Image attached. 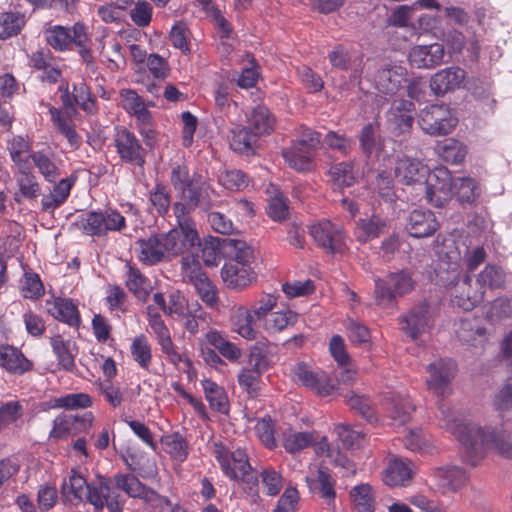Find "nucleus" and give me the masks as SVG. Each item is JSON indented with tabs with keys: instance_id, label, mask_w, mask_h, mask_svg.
<instances>
[{
	"instance_id": "1",
	"label": "nucleus",
	"mask_w": 512,
	"mask_h": 512,
	"mask_svg": "<svg viewBox=\"0 0 512 512\" xmlns=\"http://www.w3.org/2000/svg\"><path fill=\"white\" fill-rule=\"evenodd\" d=\"M438 409L446 429L475 454L487 447L495 449L507 458H512V443L506 440L502 431L492 427L481 428L473 423H463L461 420L451 417L449 406L443 402L438 404Z\"/></svg>"
},
{
	"instance_id": "2",
	"label": "nucleus",
	"mask_w": 512,
	"mask_h": 512,
	"mask_svg": "<svg viewBox=\"0 0 512 512\" xmlns=\"http://www.w3.org/2000/svg\"><path fill=\"white\" fill-rule=\"evenodd\" d=\"M63 491L71 493L74 499L86 500L96 512H102L106 507L109 512H122L123 501L121 496L107 480L101 481L99 487L90 485L77 471L72 470L68 480H64Z\"/></svg>"
},
{
	"instance_id": "3",
	"label": "nucleus",
	"mask_w": 512,
	"mask_h": 512,
	"mask_svg": "<svg viewBox=\"0 0 512 512\" xmlns=\"http://www.w3.org/2000/svg\"><path fill=\"white\" fill-rule=\"evenodd\" d=\"M213 455L223 473L232 480L242 481L244 492L257 502L260 499L258 479L252 473L247 453L242 449L231 451L219 442L213 445Z\"/></svg>"
},
{
	"instance_id": "4",
	"label": "nucleus",
	"mask_w": 512,
	"mask_h": 512,
	"mask_svg": "<svg viewBox=\"0 0 512 512\" xmlns=\"http://www.w3.org/2000/svg\"><path fill=\"white\" fill-rule=\"evenodd\" d=\"M179 200L173 204L174 216L191 218V214L199 207L203 212H209L215 207H220L222 202L215 203L211 195L215 193L212 186L200 177L190 181L185 188L178 191Z\"/></svg>"
},
{
	"instance_id": "5",
	"label": "nucleus",
	"mask_w": 512,
	"mask_h": 512,
	"mask_svg": "<svg viewBox=\"0 0 512 512\" xmlns=\"http://www.w3.org/2000/svg\"><path fill=\"white\" fill-rule=\"evenodd\" d=\"M73 226L88 236H105L126 227L125 217L116 210L89 211L78 215Z\"/></svg>"
},
{
	"instance_id": "6",
	"label": "nucleus",
	"mask_w": 512,
	"mask_h": 512,
	"mask_svg": "<svg viewBox=\"0 0 512 512\" xmlns=\"http://www.w3.org/2000/svg\"><path fill=\"white\" fill-rule=\"evenodd\" d=\"M177 226L167 233H162L163 247L168 256L176 257L200 245V237L192 218L175 216Z\"/></svg>"
},
{
	"instance_id": "7",
	"label": "nucleus",
	"mask_w": 512,
	"mask_h": 512,
	"mask_svg": "<svg viewBox=\"0 0 512 512\" xmlns=\"http://www.w3.org/2000/svg\"><path fill=\"white\" fill-rule=\"evenodd\" d=\"M416 280L408 270L389 273L385 278L375 280V298L378 303L394 301L414 290Z\"/></svg>"
},
{
	"instance_id": "8",
	"label": "nucleus",
	"mask_w": 512,
	"mask_h": 512,
	"mask_svg": "<svg viewBox=\"0 0 512 512\" xmlns=\"http://www.w3.org/2000/svg\"><path fill=\"white\" fill-rule=\"evenodd\" d=\"M504 283V271L496 265L489 264L478 274L475 282L477 289L474 293L468 294L466 298L463 296L456 297L455 303L465 311L472 310L483 301L486 288L498 289L503 287Z\"/></svg>"
},
{
	"instance_id": "9",
	"label": "nucleus",
	"mask_w": 512,
	"mask_h": 512,
	"mask_svg": "<svg viewBox=\"0 0 512 512\" xmlns=\"http://www.w3.org/2000/svg\"><path fill=\"white\" fill-rule=\"evenodd\" d=\"M419 124L422 130L433 136L450 133L457 124V119L452 115L446 105H430L421 110Z\"/></svg>"
},
{
	"instance_id": "10",
	"label": "nucleus",
	"mask_w": 512,
	"mask_h": 512,
	"mask_svg": "<svg viewBox=\"0 0 512 512\" xmlns=\"http://www.w3.org/2000/svg\"><path fill=\"white\" fill-rule=\"evenodd\" d=\"M454 187V178L446 168H436L429 171L421 190L425 193L426 200L434 206L441 207L446 203Z\"/></svg>"
},
{
	"instance_id": "11",
	"label": "nucleus",
	"mask_w": 512,
	"mask_h": 512,
	"mask_svg": "<svg viewBox=\"0 0 512 512\" xmlns=\"http://www.w3.org/2000/svg\"><path fill=\"white\" fill-rule=\"evenodd\" d=\"M426 371V383L430 391L440 397L450 394L449 385L456 374V365L451 359H437L427 366Z\"/></svg>"
},
{
	"instance_id": "12",
	"label": "nucleus",
	"mask_w": 512,
	"mask_h": 512,
	"mask_svg": "<svg viewBox=\"0 0 512 512\" xmlns=\"http://www.w3.org/2000/svg\"><path fill=\"white\" fill-rule=\"evenodd\" d=\"M292 379L296 383L310 388L320 396H329L336 391L335 385L324 371H313L305 363H297L291 370Z\"/></svg>"
},
{
	"instance_id": "13",
	"label": "nucleus",
	"mask_w": 512,
	"mask_h": 512,
	"mask_svg": "<svg viewBox=\"0 0 512 512\" xmlns=\"http://www.w3.org/2000/svg\"><path fill=\"white\" fill-rule=\"evenodd\" d=\"M400 330L408 337L416 340L419 336L426 333L431 325L432 319L429 312V305L426 302L413 306L399 318Z\"/></svg>"
},
{
	"instance_id": "14",
	"label": "nucleus",
	"mask_w": 512,
	"mask_h": 512,
	"mask_svg": "<svg viewBox=\"0 0 512 512\" xmlns=\"http://www.w3.org/2000/svg\"><path fill=\"white\" fill-rule=\"evenodd\" d=\"M113 483L117 489L122 490L131 498H138L146 503H166L169 501L166 498L159 496L154 490L148 488L139 479L131 474H115L113 476Z\"/></svg>"
},
{
	"instance_id": "15",
	"label": "nucleus",
	"mask_w": 512,
	"mask_h": 512,
	"mask_svg": "<svg viewBox=\"0 0 512 512\" xmlns=\"http://www.w3.org/2000/svg\"><path fill=\"white\" fill-rule=\"evenodd\" d=\"M119 157L137 166L145 163V150L136 136L126 128H117L114 136Z\"/></svg>"
},
{
	"instance_id": "16",
	"label": "nucleus",
	"mask_w": 512,
	"mask_h": 512,
	"mask_svg": "<svg viewBox=\"0 0 512 512\" xmlns=\"http://www.w3.org/2000/svg\"><path fill=\"white\" fill-rule=\"evenodd\" d=\"M314 241L330 253L339 252L344 244V233L340 226L329 220L319 221L310 227Z\"/></svg>"
},
{
	"instance_id": "17",
	"label": "nucleus",
	"mask_w": 512,
	"mask_h": 512,
	"mask_svg": "<svg viewBox=\"0 0 512 512\" xmlns=\"http://www.w3.org/2000/svg\"><path fill=\"white\" fill-rule=\"evenodd\" d=\"M429 174V168L417 159L399 158L395 166V175L405 185H416L421 188Z\"/></svg>"
},
{
	"instance_id": "18",
	"label": "nucleus",
	"mask_w": 512,
	"mask_h": 512,
	"mask_svg": "<svg viewBox=\"0 0 512 512\" xmlns=\"http://www.w3.org/2000/svg\"><path fill=\"white\" fill-rule=\"evenodd\" d=\"M465 79V71L460 67H447L436 72L430 79V89L442 96L448 92L459 89Z\"/></svg>"
},
{
	"instance_id": "19",
	"label": "nucleus",
	"mask_w": 512,
	"mask_h": 512,
	"mask_svg": "<svg viewBox=\"0 0 512 512\" xmlns=\"http://www.w3.org/2000/svg\"><path fill=\"white\" fill-rule=\"evenodd\" d=\"M444 54L445 51L442 44L432 43L414 46L411 48L408 58L412 66L419 69H430L442 63Z\"/></svg>"
},
{
	"instance_id": "20",
	"label": "nucleus",
	"mask_w": 512,
	"mask_h": 512,
	"mask_svg": "<svg viewBox=\"0 0 512 512\" xmlns=\"http://www.w3.org/2000/svg\"><path fill=\"white\" fill-rule=\"evenodd\" d=\"M328 58L333 67L351 72L349 76L351 83H360L364 67L362 56L351 55L343 47L338 46L329 53Z\"/></svg>"
},
{
	"instance_id": "21",
	"label": "nucleus",
	"mask_w": 512,
	"mask_h": 512,
	"mask_svg": "<svg viewBox=\"0 0 512 512\" xmlns=\"http://www.w3.org/2000/svg\"><path fill=\"white\" fill-rule=\"evenodd\" d=\"M374 81L380 93L394 95L407 81V70L399 65L385 67L378 71Z\"/></svg>"
},
{
	"instance_id": "22",
	"label": "nucleus",
	"mask_w": 512,
	"mask_h": 512,
	"mask_svg": "<svg viewBox=\"0 0 512 512\" xmlns=\"http://www.w3.org/2000/svg\"><path fill=\"white\" fill-rule=\"evenodd\" d=\"M163 243L161 234L138 240L136 245L139 260L144 264L155 265L170 259L168 252L163 247Z\"/></svg>"
},
{
	"instance_id": "23",
	"label": "nucleus",
	"mask_w": 512,
	"mask_h": 512,
	"mask_svg": "<svg viewBox=\"0 0 512 512\" xmlns=\"http://www.w3.org/2000/svg\"><path fill=\"white\" fill-rule=\"evenodd\" d=\"M387 413L393 425H404L411 420L415 406L409 396L402 393H392L386 398Z\"/></svg>"
},
{
	"instance_id": "24",
	"label": "nucleus",
	"mask_w": 512,
	"mask_h": 512,
	"mask_svg": "<svg viewBox=\"0 0 512 512\" xmlns=\"http://www.w3.org/2000/svg\"><path fill=\"white\" fill-rule=\"evenodd\" d=\"M439 227L435 215L431 211L414 210L410 213L407 230L412 237L431 236Z\"/></svg>"
},
{
	"instance_id": "25",
	"label": "nucleus",
	"mask_w": 512,
	"mask_h": 512,
	"mask_svg": "<svg viewBox=\"0 0 512 512\" xmlns=\"http://www.w3.org/2000/svg\"><path fill=\"white\" fill-rule=\"evenodd\" d=\"M0 366L7 372L22 375L33 368V363L23 353L10 345H0Z\"/></svg>"
},
{
	"instance_id": "26",
	"label": "nucleus",
	"mask_w": 512,
	"mask_h": 512,
	"mask_svg": "<svg viewBox=\"0 0 512 512\" xmlns=\"http://www.w3.org/2000/svg\"><path fill=\"white\" fill-rule=\"evenodd\" d=\"M74 184L75 179L72 177L61 179L57 184H55L49 193L42 196V211L52 214L57 208L64 204L68 199Z\"/></svg>"
},
{
	"instance_id": "27",
	"label": "nucleus",
	"mask_w": 512,
	"mask_h": 512,
	"mask_svg": "<svg viewBox=\"0 0 512 512\" xmlns=\"http://www.w3.org/2000/svg\"><path fill=\"white\" fill-rule=\"evenodd\" d=\"M414 471L410 461L394 458L384 470L383 480L388 486H405L413 477Z\"/></svg>"
},
{
	"instance_id": "28",
	"label": "nucleus",
	"mask_w": 512,
	"mask_h": 512,
	"mask_svg": "<svg viewBox=\"0 0 512 512\" xmlns=\"http://www.w3.org/2000/svg\"><path fill=\"white\" fill-rule=\"evenodd\" d=\"M256 318L253 316L251 310L245 306H237L231 312V325L234 332L241 337L253 340L257 336L255 328Z\"/></svg>"
},
{
	"instance_id": "29",
	"label": "nucleus",
	"mask_w": 512,
	"mask_h": 512,
	"mask_svg": "<svg viewBox=\"0 0 512 512\" xmlns=\"http://www.w3.org/2000/svg\"><path fill=\"white\" fill-rule=\"evenodd\" d=\"M434 478L437 486L444 491L456 492L462 488L468 481L466 472L456 466L441 467L435 470Z\"/></svg>"
},
{
	"instance_id": "30",
	"label": "nucleus",
	"mask_w": 512,
	"mask_h": 512,
	"mask_svg": "<svg viewBox=\"0 0 512 512\" xmlns=\"http://www.w3.org/2000/svg\"><path fill=\"white\" fill-rule=\"evenodd\" d=\"M47 311L55 319L67 323L70 326H77L80 323L77 306L69 299L55 298L46 301Z\"/></svg>"
},
{
	"instance_id": "31",
	"label": "nucleus",
	"mask_w": 512,
	"mask_h": 512,
	"mask_svg": "<svg viewBox=\"0 0 512 512\" xmlns=\"http://www.w3.org/2000/svg\"><path fill=\"white\" fill-rule=\"evenodd\" d=\"M221 277L229 288L239 289L248 286L255 280V274L247 266L225 264L221 269Z\"/></svg>"
},
{
	"instance_id": "32",
	"label": "nucleus",
	"mask_w": 512,
	"mask_h": 512,
	"mask_svg": "<svg viewBox=\"0 0 512 512\" xmlns=\"http://www.w3.org/2000/svg\"><path fill=\"white\" fill-rule=\"evenodd\" d=\"M387 229V221L378 215L361 218L355 226V236L361 243L379 237Z\"/></svg>"
},
{
	"instance_id": "33",
	"label": "nucleus",
	"mask_w": 512,
	"mask_h": 512,
	"mask_svg": "<svg viewBox=\"0 0 512 512\" xmlns=\"http://www.w3.org/2000/svg\"><path fill=\"white\" fill-rule=\"evenodd\" d=\"M358 138L360 149L367 159L379 157L383 149V139L373 124L365 125Z\"/></svg>"
},
{
	"instance_id": "34",
	"label": "nucleus",
	"mask_w": 512,
	"mask_h": 512,
	"mask_svg": "<svg viewBox=\"0 0 512 512\" xmlns=\"http://www.w3.org/2000/svg\"><path fill=\"white\" fill-rule=\"evenodd\" d=\"M329 176L333 185L342 188L353 185L360 177V172L354 161L341 162L330 168Z\"/></svg>"
},
{
	"instance_id": "35",
	"label": "nucleus",
	"mask_w": 512,
	"mask_h": 512,
	"mask_svg": "<svg viewBox=\"0 0 512 512\" xmlns=\"http://www.w3.org/2000/svg\"><path fill=\"white\" fill-rule=\"evenodd\" d=\"M249 129L257 136L270 134L275 127V118L265 106L254 107L248 116Z\"/></svg>"
},
{
	"instance_id": "36",
	"label": "nucleus",
	"mask_w": 512,
	"mask_h": 512,
	"mask_svg": "<svg viewBox=\"0 0 512 512\" xmlns=\"http://www.w3.org/2000/svg\"><path fill=\"white\" fill-rule=\"evenodd\" d=\"M121 105L129 114L135 116L142 123H148L151 118L150 112L142 98L132 89L120 91Z\"/></svg>"
},
{
	"instance_id": "37",
	"label": "nucleus",
	"mask_w": 512,
	"mask_h": 512,
	"mask_svg": "<svg viewBox=\"0 0 512 512\" xmlns=\"http://www.w3.org/2000/svg\"><path fill=\"white\" fill-rule=\"evenodd\" d=\"M282 155L289 167L297 171H308L312 168V151L295 142L288 149L283 150Z\"/></svg>"
},
{
	"instance_id": "38",
	"label": "nucleus",
	"mask_w": 512,
	"mask_h": 512,
	"mask_svg": "<svg viewBox=\"0 0 512 512\" xmlns=\"http://www.w3.org/2000/svg\"><path fill=\"white\" fill-rule=\"evenodd\" d=\"M15 179L18 187V192L15 194L16 201H20L19 196L28 200H34L40 196V184L38 183L36 176L30 170L16 172Z\"/></svg>"
},
{
	"instance_id": "39",
	"label": "nucleus",
	"mask_w": 512,
	"mask_h": 512,
	"mask_svg": "<svg viewBox=\"0 0 512 512\" xmlns=\"http://www.w3.org/2000/svg\"><path fill=\"white\" fill-rule=\"evenodd\" d=\"M26 15L21 12H3L0 14V39L15 37L25 27Z\"/></svg>"
},
{
	"instance_id": "40",
	"label": "nucleus",
	"mask_w": 512,
	"mask_h": 512,
	"mask_svg": "<svg viewBox=\"0 0 512 512\" xmlns=\"http://www.w3.org/2000/svg\"><path fill=\"white\" fill-rule=\"evenodd\" d=\"M126 286L139 300L145 301L151 290L150 281L139 271V269L126 265Z\"/></svg>"
},
{
	"instance_id": "41",
	"label": "nucleus",
	"mask_w": 512,
	"mask_h": 512,
	"mask_svg": "<svg viewBox=\"0 0 512 512\" xmlns=\"http://www.w3.org/2000/svg\"><path fill=\"white\" fill-rule=\"evenodd\" d=\"M49 113L57 131L67 139L71 147H77L79 144V136L75 130L73 121L53 106L49 107Z\"/></svg>"
},
{
	"instance_id": "42",
	"label": "nucleus",
	"mask_w": 512,
	"mask_h": 512,
	"mask_svg": "<svg viewBox=\"0 0 512 512\" xmlns=\"http://www.w3.org/2000/svg\"><path fill=\"white\" fill-rule=\"evenodd\" d=\"M350 497L357 512H374L375 494L370 485L360 484L353 487Z\"/></svg>"
},
{
	"instance_id": "43",
	"label": "nucleus",
	"mask_w": 512,
	"mask_h": 512,
	"mask_svg": "<svg viewBox=\"0 0 512 512\" xmlns=\"http://www.w3.org/2000/svg\"><path fill=\"white\" fill-rule=\"evenodd\" d=\"M257 137L249 127H236L231 130L230 147L238 153L249 154Z\"/></svg>"
},
{
	"instance_id": "44",
	"label": "nucleus",
	"mask_w": 512,
	"mask_h": 512,
	"mask_svg": "<svg viewBox=\"0 0 512 512\" xmlns=\"http://www.w3.org/2000/svg\"><path fill=\"white\" fill-rule=\"evenodd\" d=\"M180 275L183 282L194 285L206 277L201 263L196 255L188 254L181 258Z\"/></svg>"
},
{
	"instance_id": "45",
	"label": "nucleus",
	"mask_w": 512,
	"mask_h": 512,
	"mask_svg": "<svg viewBox=\"0 0 512 512\" xmlns=\"http://www.w3.org/2000/svg\"><path fill=\"white\" fill-rule=\"evenodd\" d=\"M132 359L144 370H149L152 363V348L143 334L135 337L130 346Z\"/></svg>"
},
{
	"instance_id": "46",
	"label": "nucleus",
	"mask_w": 512,
	"mask_h": 512,
	"mask_svg": "<svg viewBox=\"0 0 512 512\" xmlns=\"http://www.w3.org/2000/svg\"><path fill=\"white\" fill-rule=\"evenodd\" d=\"M314 440V435L311 432H298L289 429L283 433L282 445L288 453L295 454L310 446Z\"/></svg>"
},
{
	"instance_id": "47",
	"label": "nucleus",
	"mask_w": 512,
	"mask_h": 512,
	"mask_svg": "<svg viewBox=\"0 0 512 512\" xmlns=\"http://www.w3.org/2000/svg\"><path fill=\"white\" fill-rule=\"evenodd\" d=\"M297 319V313L289 309L275 311L266 317L264 321V329L268 333H278L286 329L288 326L294 325Z\"/></svg>"
},
{
	"instance_id": "48",
	"label": "nucleus",
	"mask_w": 512,
	"mask_h": 512,
	"mask_svg": "<svg viewBox=\"0 0 512 512\" xmlns=\"http://www.w3.org/2000/svg\"><path fill=\"white\" fill-rule=\"evenodd\" d=\"M439 156L447 163L458 164L462 162L467 154L466 146L454 139L449 138L444 140L437 147Z\"/></svg>"
},
{
	"instance_id": "49",
	"label": "nucleus",
	"mask_w": 512,
	"mask_h": 512,
	"mask_svg": "<svg viewBox=\"0 0 512 512\" xmlns=\"http://www.w3.org/2000/svg\"><path fill=\"white\" fill-rule=\"evenodd\" d=\"M164 450L178 462H183L188 456V443L178 432L162 437Z\"/></svg>"
},
{
	"instance_id": "50",
	"label": "nucleus",
	"mask_w": 512,
	"mask_h": 512,
	"mask_svg": "<svg viewBox=\"0 0 512 512\" xmlns=\"http://www.w3.org/2000/svg\"><path fill=\"white\" fill-rule=\"evenodd\" d=\"M30 158L39 173L48 182H55L60 176V169L54 160L42 151L32 152Z\"/></svg>"
},
{
	"instance_id": "51",
	"label": "nucleus",
	"mask_w": 512,
	"mask_h": 512,
	"mask_svg": "<svg viewBox=\"0 0 512 512\" xmlns=\"http://www.w3.org/2000/svg\"><path fill=\"white\" fill-rule=\"evenodd\" d=\"M202 385L211 408L226 413L228 411V401L224 389L210 380L203 381Z\"/></svg>"
},
{
	"instance_id": "52",
	"label": "nucleus",
	"mask_w": 512,
	"mask_h": 512,
	"mask_svg": "<svg viewBox=\"0 0 512 512\" xmlns=\"http://www.w3.org/2000/svg\"><path fill=\"white\" fill-rule=\"evenodd\" d=\"M345 402L368 422L376 423L378 421L372 403L367 397L351 392L345 396Z\"/></svg>"
},
{
	"instance_id": "53",
	"label": "nucleus",
	"mask_w": 512,
	"mask_h": 512,
	"mask_svg": "<svg viewBox=\"0 0 512 512\" xmlns=\"http://www.w3.org/2000/svg\"><path fill=\"white\" fill-rule=\"evenodd\" d=\"M453 190L461 202L472 203L480 195V188L471 177L454 178Z\"/></svg>"
},
{
	"instance_id": "54",
	"label": "nucleus",
	"mask_w": 512,
	"mask_h": 512,
	"mask_svg": "<svg viewBox=\"0 0 512 512\" xmlns=\"http://www.w3.org/2000/svg\"><path fill=\"white\" fill-rule=\"evenodd\" d=\"M51 346L59 365L67 371H72L75 368V361L70 350V342L65 341L60 335H55L51 338Z\"/></svg>"
},
{
	"instance_id": "55",
	"label": "nucleus",
	"mask_w": 512,
	"mask_h": 512,
	"mask_svg": "<svg viewBox=\"0 0 512 512\" xmlns=\"http://www.w3.org/2000/svg\"><path fill=\"white\" fill-rule=\"evenodd\" d=\"M207 341L229 360H237L241 356V350L233 343L227 341L218 332L212 331L206 335Z\"/></svg>"
},
{
	"instance_id": "56",
	"label": "nucleus",
	"mask_w": 512,
	"mask_h": 512,
	"mask_svg": "<svg viewBox=\"0 0 512 512\" xmlns=\"http://www.w3.org/2000/svg\"><path fill=\"white\" fill-rule=\"evenodd\" d=\"M225 247L237 264L247 266L253 259V250L244 241L227 239Z\"/></svg>"
},
{
	"instance_id": "57",
	"label": "nucleus",
	"mask_w": 512,
	"mask_h": 512,
	"mask_svg": "<svg viewBox=\"0 0 512 512\" xmlns=\"http://www.w3.org/2000/svg\"><path fill=\"white\" fill-rule=\"evenodd\" d=\"M271 188L273 195L268 200L267 214L274 221H284L289 214L286 199L274 186Z\"/></svg>"
},
{
	"instance_id": "58",
	"label": "nucleus",
	"mask_w": 512,
	"mask_h": 512,
	"mask_svg": "<svg viewBox=\"0 0 512 512\" xmlns=\"http://www.w3.org/2000/svg\"><path fill=\"white\" fill-rule=\"evenodd\" d=\"M47 43L56 50H66L71 44V33L64 26H53L45 31Z\"/></svg>"
},
{
	"instance_id": "59",
	"label": "nucleus",
	"mask_w": 512,
	"mask_h": 512,
	"mask_svg": "<svg viewBox=\"0 0 512 512\" xmlns=\"http://www.w3.org/2000/svg\"><path fill=\"white\" fill-rule=\"evenodd\" d=\"M262 374L255 370H250L243 367L238 374V383L242 389H244L250 397H257L260 393Z\"/></svg>"
},
{
	"instance_id": "60",
	"label": "nucleus",
	"mask_w": 512,
	"mask_h": 512,
	"mask_svg": "<svg viewBox=\"0 0 512 512\" xmlns=\"http://www.w3.org/2000/svg\"><path fill=\"white\" fill-rule=\"evenodd\" d=\"M20 290L23 297L28 299H38L44 294V286L39 275L31 272H25Z\"/></svg>"
},
{
	"instance_id": "61",
	"label": "nucleus",
	"mask_w": 512,
	"mask_h": 512,
	"mask_svg": "<svg viewBox=\"0 0 512 512\" xmlns=\"http://www.w3.org/2000/svg\"><path fill=\"white\" fill-rule=\"evenodd\" d=\"M219 183L226 189L239 191L247 187L248 177L241 170H226L219 175Z\"/></svg>"
},
{
	"instance_id": "62",
	"label": "nucleus",
	"mask_w": 512,
	"mask_h": 512,
	"mask_svg": "<svg viewBox=\"0 0 512 512\" xmlns=\"http://www.w3.org/2000/svg\"><path fill=\"white\" fill-rule=\"evenodd\" d=\"M163 354L166 355L169 362L177 366L180 363L190 366V360L182 353L178 352L177 347L173 344L170 334L156 339Z\"/></svg>"
},
{
	"instance_id": "63",
	"label": "nucleus",
	"mask_w": 512,
	"mask_h": 512,
	"mask_svg": "<svg viewBox=\"0 0 512 512\" xmlns=\"http://www.w3.org/2000/svg\"><path fill=\"white\" fill-rule=\"evenodd\" d=\"M74 101L85 112L89 114L96 113L95 99L92 98L89 87L84 82H79L73 87Z\"/></svg>"
},
{
	"instance_id": "64",
	"label": "nucleus",
	"mask_w": 512,
	"mask_h": 512,
	"mask_svg": "<svg viewBox=\"0 0 512 512\" xmlns=\"http://www.w3.org/2000/svg\"><path fill=\"white\" fill-rule=\"evenodd\" d=\"M487 318L492 321H500L512 315V299L498 298L494 300L486 312Z\"/></svg>"
}]
</instances>
